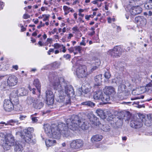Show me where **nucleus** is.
<instances>
[{"instance_id":"nucleus-1","label":"nucleus","mask_w":152,"mask_h":152,"mask_svg":"<svg viewBox=\"0 0 152 152\" xmlns=\"http://www.w3.org/2000/svg\"><path fill=\"white\" fill-rule=\"evenodd\" d=\"M67 126L63 123L60 122L58 125L52 124L51 126L47 124L44 126V129L46 133L50 137L59 139L62 135L64 137H67L70 136L71 132L70 129L66 123Z\"/></svg>"},{"instance_id":"nucleus-2","label":"nucleus","mask_w":152,"mask_h":152,"mask_svg":"<svg viewBox=\"0 0 152 152\" xmlns=\"http://www.w3.org/2000/svg\"><path fill=\"white\" fill-rule=\"evenodd\" d=\"M57 73L55 72L50 73L48 78L50 82L52 83L55 89L58 90L60 92H63L66 94V95L72 96L75 94L73 88L72 86L67 85L64 82L60 83V81Z\"/></svg>"},{"instance_id":"nucleus-3","label":"nucleus","mask_w":152,"mask_h":152,"mask_svg":"<svg viewBox=\"0 0 152 152\" xmlns=\"http://www.w3.org/2000/svg\"><path fill=\"white\" fill-rule=\"evenodd\" d=\"M66 123L73 131L77 130L79 127L83 130H86L90 126L89 123L85 120L80 119L77 115H72L70 118L67 119Z\"/></svg>"},{"instance_id":"nucleus-4","label":"nucleus","mask_w":152,"mask_h":152,"mask_svg":"<svg viewBox=\"0 0 152 152\" xmlns=\"http://www.w3.org/2000/svg\"><path fill=\"white\" fill-rule=\"evenodd\" d=\"M96 69V67H77L75 69L74 74L79 78H83Z\"/></svg>"},{"instance_id":"nucleus-5","label":"nucleus","mask_w":152,"mask_h":152,"mask_svg":"<svg viewBox=\"0 0 152 152\" xmlns=\"http://www.w3.org/2000/svg\"><path fill=\"white\" fill-rule=\"evenodd\" d=\"M124 51V49L122 48L120 46H116L113 49L108 51L107 54L113 58H118L120 57Z\"/></svg>"},{"instance_id":"nucleus-6","label":"nucleus","mask_w":152,"mask_h":152,"mask_svg":"<svg viewBox=\"0 0 152 152\" xmlns=\"http://www.w3.org/2000/svg\"><path fill=\"white\" fill-rule=\"evenodd\" d=\"M122 80L121 79H120L119 80L117 78H114L112 80L113 83H115L116 84H120L118 87V93L124 94L126 92V86L124 84L122 83Z\"/></svg>"},{"instance_id":"nucleus-7","label":"nucleus","mask_w":152,"mask_h":152,"mask_svg":"<svg viewBox=\"0 0 152 152\" xmlns=\"http://www.w3.org/2000/svg\"><path fill=\"white\" fill-rule=\"evenodd\" d=\"M83 141L80 139L74 140L71 142L70 148L74 150H78L82 148L83 145Z\"/></svg>"},{"instance_id":"nucleus-8","label":"nucleus","mask_w":152,"mask_h":152,"mask_svg":"<svg viewBox=\"0 0 152 152\" xmlns=\"http://www.w3.org/2000/svg\"><path fill=\"white\" fill-rule=\"evenodd\" d=\"M3 107L6 111L10 112L13 110L14 106L11 101L9 99H5L4 101Z\"/></svg>"},{"instance_id":"nucleus-9","label":"nucleus","mask_w":152,"mask_h":152,"mask_svg":"<svg viewBox=\"0 0 152 152\" xmlns=\"http://www.w3.org/2000/svg\"><path fill=\"white\" fill-rule=\"evenodd\" d=\"M46 101L48 105H51L53 103L54 101V95L53 92L50 90L46 91Z\"/></svg>"},{"instance_id":"nucleus-10","label":"nucleus","mask_w":152,"mask_h":152,"mask_svg":"<svg viewBox=\"0 0 152 152\" xmlns=\"http://www.w3.org/2000/svg\"><path fill=\"white\" fill-rule=\"evenodd\" d=\"M88 118L89 120V125H97L100 123L98 119L94 114L91 113L88 114Z\"/></svg>"},{"instance_id":"nucleus-11","label":"nucleus","mask_w":152,"mask_h":152,"mask_svg":"<svg viewBox=\"0 0 152 152\" xmlns=\"http://www.w3.org/2000/svg\"><path fill=\"white\" fill-rule=\"evenodd\" d=\"M18 82V78L15 75H11L8 77L7 83L10 87H12L16 85Z\"/></svg>"},{"instance_id":"nucleus-12","label":"nucleus","mask_w":152,"mask_h":152,"mask_svg":"<svg viewBox=\"0 0 152 152\" xmlns=\"http://www.w3.org/2000/svg\"><path fill=\"white\" fill-rule=\"evenodd\" d=\"M129 9V12L133 15L140 14L142 11V8L139 6L131 7Z\"/></svg>"},{"instance_id":"nucleus-13","label":"nucleus","mask_w":152,"mask_h":152,"mask_svg":"<svg viewBox=\"0 0 152 152\" xmlns=\"http://www.w3.org/2000/svg\"><path fill=\"white\" fill-rule=\"evenodd\" d=\"M135 22L141 26H144L146 24V20L143 16H138L135 18Z\"/></svg>"},{"instance_id":"nucleus-14","label":"nucleus","mask_w":152,"mask_h":152,"mask_svg":"<svg viewBox=\"0 0 152 152\" xmlns=\"http://www.w3.org/2000/svg\"><path fill=\"white\" fill-rule=\"evenodd\" d=\"M103 91L104 94L108 95H113L115 93V89L112 86H105L104 88Z\"/></svg>"},{"instance_id":"nucleus-15","label":"nucleus","mask_w":152,"mask_h":152,"mask_svg":"<svg viewBox=\"0 0 152 152\" xmlns=\"http://www.w3.org/2000/svg\"><path fill=\"white\" fill-rule=\"evenodd\" d=\"M32 137L33 136L32 134H25L23 139L26 143L34 144L36 143V140L35 139L32 140Z\"/></svg>"},{"instance_id":"nucleus-16","label":"nucleus","mask_w":152,"mask_h":152,"mask_svg":"<svg viewBox=\"0 0 152 152\" xmlns=\"http://www.w3.org/2000/svg\"><path fill=\"white\" fill-rule=\"evenodd\" d=\"M130 125L133 128H139L142 126V123L139 120L132 121L130 123Z\"/></svg>"},{"instance_id":"nucleus-17","label":"nucleus","mask_w":152,"mask_h":152,"mask_svg":"<svg viewBox=\"0 0 152 152\" xmlns=\"http://www.w3.org/2000/svg\"><path fill=\"white\" fill-rule=\"evenodd\" d=\"M21 91V89H18L12 91L10 94V99L18 97L19 95L21 96L25 95V94L23 92L20 93Z\"/></svg>"},{"instance_id":"nucleus-18","label":"nucleus","mask_w":152,"mask_h":152,"mask_svg":"<svg viewBox=\"0 0 152 152\" xmlns=\"http://www.w3.org/2000/svg\"><path fill=\"white\" fill-rule=\"evenodd\" d=\"M44 105V104L41 100L37 99L34 103L33 107L35 109H40L43 107Z\"/></svg>"},{"instance_id":"nucleus-19","label":"nucleus","mask_w":152,"mask_h":152,"mask_svg":"<svg viewBox=\"0 0 152 152\" xmlns=\"http://www.w3.org/2000/svg\"><path fill=\"white\" fill-rule=\"evenodd\" d=\"M4 143H7L11 147L14 145L15 140L14 137L12 136H9L5 139L4 141Z\"/></svg>"},{"instance_id":"nucleus-20","label":"nucleus","mask_w":152,"mask_h":152,"mask_svg":"<svg viewBox=\"0 0 152 152\" xmlns=\"http://www.w3.org/2000/svg\"><path fill=\"white\" fill-rule=\"evenodd\" d=\"M103 94L101 90L96 91L94 93L93 98L95 99L98 100L100 101Z\"/></svg>"},{"instance_id":"nucleus-21","label":"nucleus","mask_w":152,"mask_h":152,"mask_svg":"<svg viewBox=\"0 0 152 152\" xmlns=\"http://www.w3.org/2000/svg\"><path fill=\"white\" fill-rule=\"evenodd\" d=\"M102 75L100 74L94 77V80L96 82L94 85V87H96L98 86H99L102 82Z\"/></svg>"},{"instance_id":"nucleus-22","label":"nucleus","mask_w":152,"mask_h":152,"mask_svg":"<svg viewBox=\"0 0 152 152\" xmlns=\"http://www.w3.org/2000/svg\"><path fill=\"white\" fill-rule=\"evenodd\" d=\"M11 100L12 102H14L13 104L14 106L15 105V109L16 110V111H19L21 110V108L20 106V105H18L17 106H16V105L18 104L19 103V100L18 99V97L17 98H15L10 99Z\"/></svg>"},{"instance_id":"nucleus-23","label":"nucleus","mask_w":152,"mask_h":152,"mask_svg":"<svg viewBox=\"0 0 152 152\" xmlns=\"http://www.w3.org/2000/svg\"><path fill=\"white\" fill-rule=\"evenodd\" d=\"M103 138V136L100 134H96L93 136L91 138V141L93 143L100 141Z\"/></svg>"},{"instance_id":"nucleus-24","label":"nucleus","mask_w":152,"mask_h":152,"mask_svg":"<svg viewBox=\"0 0 152 152\" xmlns=\"http://www.w3.org/2000/svg\"><path fill=\"white\" fill-rule=\"evenodd\" d=\"M110 99V97L109 95L105 94H103L100 101H101L103 103L106 104L108 102Z\"/></svg>"},{"instance_id":"nucleus-25","label":"nucleus","mask_w":152,"mask_h":152,"mask_svg":"<svg viewBox=\"0 0 152 152\" xmlns=\"http://www.w3.org/2000/svg\"><path fill=\"white\" fill-rule=\"evenodd\" d=\"M36 99L37 98L31 96H28L26 100V104L28 105H32L33 106L34 103Z\"/></svg>"},{"instance_id":"nucleus-26","label":"nucleus","mask_w":152,"mask_h":152,"mask_svg":"<svg viewBox=\"0 0 152 152\" xmlns=\"http://www.w3.org/2000/svg\"><path fill=\"white\" fill-rule=\"evenodd\" d=\"M15 152H23V148L21 144L18 142H16L15 146Z\"/></svg>"},{"instance_id":"nucleus-27","label":"nucleus","mask_w":152,"mask_h":152,"mask_svg":"<svg viewBox=\"0 0 152 152\" xmlns=\"http://www.w3.org/2000/svg\"><path fill=\"white\" fill-rule=\"evenodd\" d=\"M33 85L35 86L37 90L40 93L41 91V83L39 80L37 79H34L33 82Z\"/></svg>"},{"instance_id":"nucleus-28","label":"nucleus","mask_w":152,"mask_h":152,"mask_svg":"<svg viewBox=\"0 0 152 152\" xmlns=\"http://www.w3.org/2000/svg\"><path fill=\"white\" fill-rule=\"evenodd\" d=\"M45 142L47 146L49 147L54 145L56 141L54 139H46Z\"/></svg>"},{"instance_id":"nucleus-29","label":"nucleus","mask_w":152,"mask_h":152,"mask_svg":"<svg viewBox=\"0 0 152 152\" xmlns=\"http://www.w3.org/2000/svg\"><path fill=\"white\" fill-rule=\"evenodd\" d=\"M96 113L97 115L102 119H104L106 118V116L104 112L103 111L100 109H99L97 110Z\"/></svg>"},{"instance_id":"nucleus-30","label":"nucleus","mask_w":152,"mask_h":152,"mask_svg":"<svg viewBox=\"0 0 152 152\" xmlns=\"http://www.w3.org/2000/svg\"><path fill=\"white\" fill-rule=\"evenodd\" d=\"M63 9L64 12V15H66L69 14L70 12H73L74 10L72 8L66 6H64L63 7Z\"/></svg>"},{"instance_id":"nucleus-31","label":"nucleus","mask_w":152,"mask_h":152,"mask_svg":"<svg viewBox=\"0 0 152 152\" xmlns=\"http://www.w3.org/2000/svg\"><path fill=\"white\" fill-rule=\"evenodd\" d=\"M9 87H10L9 85L5 81L2 82L1 85H0L1 89L3 91H5L8 89Z\"/></svg>"},{"instance_id":"nucleus-32","label":"nucleus","mask_w":152,"mask_h":152,"mask_svg":"<svg viewBox=\"0 0 152 152\" xmlns=\"http://www.w3.org/2000/svg\"><path fill=\"white\" fill-rule=\"evenodd\" d=\"M81 104L82 105L87 106L91 107H93L95 106V104L94 103L90 101L82 102Z\"/></svg>"},{"instance_id":"nucleus-33","label":"nucleus","mask_w":152,"mask_h":152,"mask_svg":"<svg viewBox=\"0 0 152 152\" xmlns=\"http://www.w3.org/2000/svg\"><path fill=\"white\" fill-rule=\"evenodd\" d=\"M34 131V129L33 128L28 127L24 130L25 134H31V133Z\"/></svg>"},{"instance_id":"nucleus-34","label":"nucleus","mask_w":152,"mask_h":152,"mask_svg":"<svg viewBox=\"0 0 152 152\" xmlns=\"http://www.w3.org/2000/svg\"><path fill=\"white\" fill-rule=\"evenodd\" d=\"M71 96H72L67 95L65 96V100H64V103L66 104H67L70 103Z\"/></svg>"},{"instance_id":"nucleus-35","label":"nucleus","mask_w":152,"mask_h":152,"mask_svg":"<svg viewBox=\"0 0 152 152\" xmlns=\"http://www.w3.org/2000/svg\"><path fill=\"white\" fill-rule=\"evenodd\" d=\"M137 2V0H129V4L127 8L129 10L131 7L134 6L136 4V3Z\"/></svg>"},{"instance_id":"nucleus-36","label":"nucleus","mask_w":152,"mask_h":152,"mask_svg":"<svg viewBox=\"0 0 152 152\" xmlns=\"http://www.w3.org/2000/svg\"><path fill=\"white\" fill-rule=\"evenodd\" d=\"M18 121L16 120H10L5 125H10L13 126L14 125V124L17 123Z\"/></svg>"},{"instance_id":"nucleus-37","label":"nucleus","mask_w":152,"mask_h":152,"mask_svg":"<svg viewBox=\"0 0 152 152\" xmlns=\"http://www.w3.org/2000/svg\"><path fill=\"white\" fill-rule=\"evenodd\" d=\"M102 130L105 132L109 131L110 130V126L107 124H104L103 125L102 127Z\"/></svg>"},{"instance_id":"nucleus-38","label":"nucleus","mask_w":152,"mask_h":152,"mask_svg":"<svg viewBox=\"0 0 152 152\" xmlns=\"http://www.w3.org/2000/svg\"><path fill=\"white\" fill-rule=\"evenodd\" d=\"M139 116L140 118V119L141 120V121H142V122L145 123V124H147L146 121H145V116L144 115H139Z\"/></svg>"},{"instance_id":"nucleus-39","label":"nucleus","mask_w":152,"mask_h":152,"mask_svg":"<svg viewBox=\"0 0 152 152\" xmlns=\"http://www.w3.org/2000/svg\"><path fill=\"white\" fill-rule=\"evenodd\" d=\"M3 147L4 150L6 151L10 150L11 147L10 145H9L8 143L4 142L3 143Z\"/></svg>"},{"instance_id":"nucleus-40","label":"nucleus","mask_w":152,"mask_h":152,"mask_svg":"<svg viewBox=\"0 0 152 152\" xmlns=\"http://www.w3.org/2000/svg\"><path fill=\"white\" fill-rule=\"evenodd\" d=\"M42 16L43 17V21H49V19L50 17V15H42Z\"/></svg>"},{"instance_id":"nucleus-41","label":"nucleus","mask_w":152,"mask_h":152,"mask_svg":"<svg viewBox=\"0 0 152 152\" xmlns=\"http://www.w3.org/2000/svg\"><path fill=\"white\" fill-rule=\"evenodd\" d=\"M75 50L76 52H78L79 53H81V51L82 50V47L80 46H77L74 47Z\"/></svg>"},{"instance_id":"nucleus-42","label":"nucleus","mask_w":152,"mask_h":152,"mask_svg":"<svg viewBox=\"0 0 152 152\" xmlns=\"http://www.w3.org/2000/svg\"><path fill=\"white\" fill-rule=\"evenodd\" d=\"M91 3L94 4H97L98 7H100L101 6L102 4L101 2L99 4L98 0H95L92 1Z\"/></svg>"},{"instance_id":"nucleus-43","label":"nucleus","mask_w":152,"mask_h":152,"mask_svg":"<svg viewBox=\"0 0 152 152\" xmlns=\"http://www.w3.org/2000/svg\"><path fill=\"white\" fill-rule=\"evenodd\" d=\"M104 76L107 79H109L111 77V75L109 72H106L104 74Z\"/></svg>"},{"instance_id":"nucleus-44","label":"nucleus","mask_w":152,"mask_h":152,"mask_svg":"<svg viewBox=\"0 0 152 152\" xmlns=\"http://www.w3.org/2000/svg\"><path fill=\"white\" fill-rule=\"evenodd\" d=\"M31 118L33 123L36 122L38 121L37 118L34 117V115H32L31 116Z\"/></svg>"},{"instance_id":"nucleus-45","label":"nucleus","mask_w":152,"mask_h":152,"mask_svg":"<svg viewBox=\"0 0 152 152\" xmlns=\"http://www.w3.org/2000/svg\"><path fill=\"white\" fill-rule=\"evenodd\" d=\"M91 87L89 86L88 88L85 89L83 91V92L85 94H87L91 91Z\"/></svg>"},{"instance_id":"nucleus-46","label":"nucleus","mask_w":152,"mask_h":152,"mask_svg":"<svg viewBox=\"0 0 152 152\" xmlns=\"http://www.w3.org/2000/svg\"><path fill=\"white\" fill-rule=\"evenodd\" d=\"M58 101L60 102L64 101L65 100V96H60L59 97V99H58Z\"/></svg>"},{"instance_id":"nucleus-47","label":"nucleus","mask_w":152,"mask_h":152,"mask_svg":"<svg viewBox=\"0 0 152 152\" xmlns=\"http://www.w3.org/2000/svg\"><path fill=\"white\" fill-rule=\"evenodd\" d=\"M144 96L142 95V96H137V97H135L134 98H131V100H134L139 99H143L144 98Z\"/></svg>"},{"instance_id":"nucleus-48","label":"nucleus","mask_w":152,"mask_h":152,"mask_svg":"<svg viewBox=\"0 0 152 152\" xmlns=\"http://www.w3.org/2000/svg\"><path fill=\"white\" fill-rule=\"evenodd\" d=\"M115 116V115L110 114L108 116L107 119L109 120L112 121L114 118Z\"/></svg>"},{"instance_id":"nucleus-49","label":"nucleus","mask_w":152,"mask_h":152,"mask_svg":"<svg viewBox=\"0 0 152 152\" xmlns=\"http://www.w3.org/2000/svg\"><path fill=\"white\" fill-rule=\"evenodd\" d=\"M115 19L114 18H111L110 17H109L107 18L108 22L109 23H111L112 21L114 22L115 21Z\"/></svg>"},{"instance_id":"nucleus-50","label":"nucleus","mask_w":152,"mask_h":152,"mask_svg":"<svg viewBox=\"0 0 152 152\" xmlns=\"http://www.w3.org/2000/svg\"><path fill=\"white\" fill-rule=\"evenodd\" d=\"M133 78L134 79V80L136 82H137V81H140L139 79L140 77L138 75H136L133 77Z\"/></svg>"},{"instance_id":"nucleus-51","label":"nucleus","mask_w":152,"mask_h":152,"mask_svg":"<svg viewBox=\"0 0 152 152\" xmlns=\"http://www.w3.org/2000/svg\"><path fill=\"white\" fill-rule=\"evenodd\" d=\"M54 46L55 48L58 49L61 47V45L58 43H56L54 44Z\"/></svg>"},{"instance_id":"nucleus-52","label":"nucleus","mask_w":152,"mask_h":152,"mask_svg":"<svg viewBox=\"0 0 152 152\" xmlns=\"http://www.w3.org/2000/svg\"><path fill=\"white\" fill-rule=\"evenodd\" d=\"M110 4L107 2L105 3V5L104 6V8L106 10H108L109 9V6Z\"/></svg>"},{"instance_id":"nucleus-53","label":"nucleus","mask_w":152,"mask_h":152,"mask_svg":"<svg viewBox=\"0 0 152 152\" xmlns=\"http://www.w3.org/2000/svg\"><path fill=\"white\" fill-rule=\"evenodd\" d=\"M53 65L54 66H59L61 65V63L60 62L56 61L53 63Z\"/></svg>"},{"instance_id":"nucleus-54","label":"nucleus","mask_w":152,"mask_h":152,"mask_svg":"<svg viewBox=\"0 0 152 152\" xmlns=\"http://www.w3.org/2000/svg\"><path fill=\"white\" fill-rule=\"evenodd\" d=\"M72 29L73 31H74V32H78L79 31V29L78 27L76 26H74V27H73L72 28Z\"/></svg>"},{"instance_id":"nucleus-55","label":"nucleus","mask_w":152,"mask_h":152,"mask_svg":"<svg viewBox=\"0 0 152 152\" xmlns=\"http://www.w3.org/2000/svg\"><path fill=\"white\" fill-rule=\"evenodd\" d=\"M63 57L64 58H65L66 59H69L71 57V56L69 54H67L64 55Z\"/></svg>"},{"instance_id":"nucleus-56","label":"nucleus","mask_w":152,"mask_h":152,"mask_svg":"<svg viewBox=\"0 0 152 152\" xmlns=\"http://www.w3.org/2000/svg\"><path fill=\"white\" fill-rule=\"evenodd\" d=\"M45 24L43 23L42 21H41L40 23V24L37 26V28L38 29H39L41 27L44 26H45Z\"/></svg>"},{"instance_id":"nucleus-57","label":"nucleus","mask_w":152,"mask_h":152,"mask_svg":"<svg viewBox=\"0 0 152 152\" xmlns=\"http://www.w3.org/2000/svg\"><path fill=\"white\" fill-rule=\"evenodd\" d=\"M76 36L77 37L79 38L81 37L82 36V34L80 32L78 31L76 33Z\"/></svg>"},{"instance_id":"nucleus-58","label":"nucleus","mask_w":152,"mask_h":152,"mask_svg":"<svg viewBox=\"0 0 152 152\" xmlns=\"http://www.w3.org/2000/svg\"><path fill=\"white\" fill-rule=\"evenodd\" d=\"M23 18L24 19H26L30 18V15L27 14H25L23 15Z\"/></svg>"},{"instance_id":"nucleus-59","label":"nucleus","mask_w":152,"mask_h":152,"mask_svg":"<svg viewBox=\"0 0 152 152\" xmlns=\"http://www.w3.org/2000/svg\"><path fill=\"white\" fill-rule=\"evenodd\" d=\"M8 69V67H0V70L5 71Z\"/></svg>"},{"instance_id":"nucleus-60","label":"nucleus","mask_w":152,"mask_h":152,"mask_svg":"<svg viewBox=\"0 0 152 152\" xmlns=\"http://www.w3.org/2000/svg\"><path fill=\"white\" fill-rule=\"evenodd\" d=\"M68 50L70 53H72L74 51L75 48L74 47H71L68 49Z\"/></svg>"},{"instance_id":"nucleus-61","label":"nucleus","mask_w":152,"mask_h":152,"mask_svg":"<svg viewBox=\"0 0 152 152\" xmlns=\"http://www.w3.org/2000/svg\"><path fill=\"white\" fill-rule=\"evenodd\" d=\"M139 103V101H134L133 102V104H138L137 107L139 108H140L141 107V105H139L138 104Z\"/></svg>"},{"instance_id":"nucleus-62","label":"nucleus","mask_w":152,"mask_h":152,"mask_svg":"<svg viewBox=\"0 0 152 152\" xmlns=\"http://www.w3.org/2000/svg\"><path fill=\"white\" fill-rule=\"evenodd\" d=\"M61 49H62V50H61V51L63 53H65L66 51L65 47L63 45H61Z\"/></svg>"},{"instance_id":"nucleus-63","label":"nucleus","mask_w":152,"mask_h":152,"mask_svg":"<svg viewBox=\"0 0 152 152\" xmlns=\"http://www.w3.org/2000/svg\"><path fill=\"white\" fill-rule=\"evenodd\" d=\"M80 45H83L85 46L86 45V43L85 42V40H83L80 43Z\"/></svg>"},{"instance_id":"nucleus-64","label":"nucleus","mask_w":152,"mask_h":152,"mask_svg":"<svg viewBox=\"0 0 152 152\" xmlns=\"http://www.w3.org/2000/svg\"><path fill=\"white\" fill-rule=\"evenodd\" d=\"M52 39L51 38H48L47 39V42L50 44L52 43Z\"/></svg>"}]
</instances>
